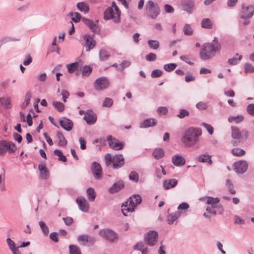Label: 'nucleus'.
<instances>
[{"label":"nucleus","mask_w":254,"mask_h":254,"mask_svg":"<svg viewBox=\"0 0 254 254\" xmlns=\"http://www.w3.org/2000/svg\"><path fill=\"white\" fill-rule=\"evenodd\" d=\"M54 153L55 155L59 157V161H61L63 162H65L67 161L66 157L63 154V152L61 150L56 149L54 151Z\"/></svg>","instance_id":"39"},{"label":"nucleus","mask_w":254,"mask_h":254,"mask_svg":"<svg viewBox=\"0 0 254 254\" xmlns=\"http://www.w3.org/2000/svg\"><path fill=\"white\" fill-rule=\"evenodd\" d=\"M181 5L184 10L191 14L194 8V0H181Z\"/></svg>","instance_id":"16"},{"label":"nucleus","mask_w":254,"mask_h":254,"mask_svg":"<svg viewBox=\"0 0 254 254\" xmlns=\"http://www.w3.org/2000/svg\"><path fill=\"white\" fill-rule=\"evenodd\" d=\"M79 64L78 62H74L66 64L68 72L70 73L74 72L78 67Z\"/></svg>","instance_id":"35"},{"label":"nucleus","mask_w":254,"mask_h":254,"mask_svg":"<svg viewBox=\"0 0 254 254\" xmlns=\"http://www.w3.org/2000/svg\"><path fill=\"white\" fill-rule=\"evenodd\" d=\"M158 233L155 231H150L145 236V243L149 246H153L157 241Z\"/></svg>","instance_id":"10"},{"label":"nucleus","mask_w":254,"mask_h":254,"mask_svg":"<svg viewBox=\"0 0 254 254\" xmlns=\"http://www.w3.org/2000/svg\"><path fill=\"white\" fill-rule=\"evenodd\" d=\"M76 201L80 210L84 212L88 211L89 208L88 203L84 197L78 196L76 199Z\"/></svg>","instance_id":"18"},{"label":"nucleus","mask_w":254,"mask_h":254,"mask_svg":"<svg viewBox=\"0 0 254 254\" xmlns=\"http://www.w3.org/2000/svg\"><path fill=\"white\" fill-rule=\"evenodd\" d=\"M57 137L59 139V145L61 146H65L67 144V141L64 135L60 131L57 132Z\"/></svg>","instance_id":"33"},{"label":"nucleus","mask_w":254,"mask_h":254,"mask_svg":"<svg viewBox=\"0 0 254 254\" xmlns=\"http://www.w3.org/2000/svg\"><path fill=\"white\" fill-rule=\"evenodd\" d=\"M77 8L80 12H83L84 14L88 13L89 11V7L87 3L83 2H79L76 4Z\"/></svg>","instance_id":"29"},{"label":"nucleus","mask_w":254,"mask_h":254,"mask_svg":"<svg viewBox=\"0 0 254 254\" xmlns=\"http://www.w3.org/2000/svg\"><path fill=\"white\" fill-rule=\"evenodd\" d=\"M120 11H115L113 7H108L104 12V16L105 19H113L115 22L120 21Z\"/></svg>","instance_id":"8"},{"label":"nucleus","mask_w":254,"mask_h":254,"mask_svg":"<svg viewBox=\"0 0 254 254\" xmlns=\"http://www.w3.org/2000/svg\"><path fill=\"white\" fill-rule=\"evenodd\" d=\"M129 206L133 207L135 208L138 204H140L141 202V197L138 194H133L130 196L129 199Z\"/></svg>","instance_id":"22"},{"label":"nucleus","mask_w":254,"mask_h":254,"mask_svg":"<svg viewBox=\"0 0 254 254\" xmlns=\"http://www.w3.org/2000/svg\"><path fill=\"white\" fill-rule=\"evenodd\" d=\"M248 164L245 160H240L234 164V169L238 174H243L248 169Z\"/></svg>","instance_id":"12"},{"label":"nucleus","mask_w":254,"mask_h":254,"mask_svg":"<svg viewBox=\"0 0 254 254\" xmlns=\"http://www.w3.org/2000/svg\"><path fill=\"white\" fill-rule=\"evenodd\" d=\"M72 20L75 22H78L81 18L80 14L77 12H70L69 14Z\"/></svg>","instance_id":"41"},{"label":"nucleus","mask_w":254,"mask_h":254,"mask_svg":"<svg viewBox=\"0 0 254 254\" xmlns=\"http://www.w3.org/2000/svg\"><path fill=\"white\" fill-rule=\"evenodd\" d=\"M196 108L199 110H204L207 109L208 105L206 103L199 102L196 104Z\"/></svg>","instance_id":"55"},{"label":"nucleus","mask_w":254,"mask_h":254,"mask_svg":"<svg viewBox=\"0 0 254 254\" xmlns=\"http://www.w3.org/2000/svg\"><path fill=\"white\" fill-rule=\"evenodd\" d=\"M110 82L107 77L102 76L98 78L94 82V87L96 91H100L108 88Z\"/></svg>","instance_id":"7"},{"label":"nucleus","mask_w":254,"mask_h":254,"mask_svg":"<svg viewBox=\"0 0 254 254\" xmlns=\"http://www.w3.org/2000/svg\"><path fill=\"white\" fill-rule=\"evenodd\" d=\"M245 72H254V66L250 64H246L244 66Z\"/></svg>","instance_id":"60"},{"label":"nucleus","mask_w":254,"mask_h":254,"mask_svg":"<svg viewBox=\"0 0 254 254\" xmlns=\"http://www.w3.org/2000/svg\"><path fill=\"white\" fill-rule=\"evenodd\" d=\"M53 106L55 109L59 112H62L64 109V104L59 101H54L52 102Z\"/></svg>","instance_id":"36"},{"label":"nucleus","mask_w":254,"mask_h":254,"mask_svg":"<svg viewBox=\"0 0 254 254\" xmlns=\"http://www.w3.org/2000/svg\"><path fill=\"white\" fill-rule=\"evenodd\" d=\"M190 113L186 109H181L180 110V113L178 115H177V117L180 119H182L185 118V117L189 116Z\"/></svg>","instance_id":"57"},{"label":"nucleus","mask_w":254,"mask_h":254,"mask_svg":"<svg viewBox=\"0 0 254 254\" xmlns=\"http://www.w3.org/2000/svg\"><path fill=\"white\" fill-rule=\"evenodd\" d=\"M220 199L218 197H213L211 196L207 197L206 203L208 204H216L219 203Z\"/></svg>","instance_id":"48"},{"label":"nucleus","mask_w":254,"mask_h":254,"mask_svg":"<svg viewBox=\"0 0 254 254\" xmlns=\"http://www.w3.org/2000/svg\"><path fill=\"white\" fill-rule=\"evenodd\" d=\"M242 56H240L239 59L233 57L230 59L228 61V63L231 65H236L238 64V62L241 60Z\"/></svg>","instance_id":"59"},{"label":"nucleus","mask_w":254,"mask_h":254,"mask_svg":"<svg viewBox=\"0 0 254 254\" xmlns=\"http://www.w3.org/2000/svg\"><path fill=\"white\" fill-rule=\"evenodd\" d=\"M189 208V205L186 202H183L179 205L178 209L179 210L180 212L184 211V213H186L188 211Z\"/></svg>","instance_id":"47"},{"label":"nucleus","mask_w":254,"mask_h":254,"mask_svg":"<svg viewBox=\"0 0 254 254\" xmlns=\"http://www.w3.org/2000/svg\"><path fill=\"white\" fill-rule=\"evenodd\" d=\"M131 64V62L129 61L124 60L123 61L121 64L120 67H119L118 68V70L122 71L125 68L128 67Z\"/></svg>","instance_id":"54"},{"label":"nucleus","mask_w":254,"mask_h":254,"mask_svg":"<svg viewBox=\"0 0 254 254\" xmlns=\"http://www.w3.org/2000/svg\"><path fill=\"white\" fill-rule=\"evenodd\" d=\"M125 159L121 154H117L114 155L112 167L114 169H118L122 167L125 164Z\"/></svg>","instance_id":"15"},{"label":"nucleus","mask_w":254,"mask_h":254,"mask_svg":"<svg viewBox=\"0 0 254 254\" xmlns=\"http://www.w3.org/2000/svg\"><path fill=\"white\" fill-rule=\"evenodd\" d=\"M201 130L198 128L190 127L182 135V141L186 146H193L198 141Z\"/></svg>","instance_id":"1"},{"label":"nucleus","mask_w":254,"mask_h":254,"mask_svg":"<svg viewBox=\"0 0 254 254\" xmlns=\"http://www.w3.org/2000/svg\"><path fill=\"white\" fill-rule=\"evenodd\" d=\"M201 26L203 28L211 29L212 28L211 20L209 18H203L201 20Z\"/></svg>","instance_id":"32"},{"label":"nucleus","mask_w":254,"mask_h":254,"mask_svg":"<svg viewBox=\"0 0 254 254\" xmlns=\"http://www.w3.org/2000/svg\"><path fill=\"white\" fill-rule=\"evenodd\" d=\"M145 59L146 61L149 62H153L157 59V56L153 53H150L149 54L146 55Z\"/></svg>","instance_id":"56"},{"label":"nucleus","mask_w":254,"mask_h":254,"mask_svg":"<svg viewBox=\"0 0 254 254\" xmlns=\"http://www.w3.org/2000/svg\"><path fill=\"white\" fill-rule=\"evenodd\" d=\"M181 216L180 212H176L173 213H171L168 215L166 220L167 223L168 224H172L175 221L178 219Z\"/></svg>","instance_id":"28"},{"label":"nucleus","mask_w":254,"mask_h":254,"mask_svg":"<svg viewBox=\"0 0 254 254\" xmlns=\"http://www.w3.org/2000/svg\"><path fill=\"white\" fill-rule=\"evenodd\" d=\"M39 226L43 232V233L47 235L49 234V228L47 225L45 224V223L42 221H40L39 222Z\"/></svg>","instance_id":"43"},{"label":"nucleus","mask_w":254,"mask_h":254,"mask_svg":"<svg viewBox=\"0 0 254 254\" xmlns=\"http://www.w3.org/2000/svg\"><path fill=\"white\" fill-rule=\"evenodd\" d=\"M197 160L202 163H208L209 164H212L211 156L208 154H203L200 155L197 158Z\"/></svg>","instance_id":"30"},{"label":"nucleus","mask_w":254,"mask_h":254,"mask_svg":"<svg viewBox=\"0 0 254 254\" xmlns=\"http://www.w3.org/2000/svg\"><path fill=\"white\" fill-rule=\"evenodd\" d=\"M162 73L163 72L161 70L157 69L152 71L151 75L152 78H157L161 76Z\"/></svg>","instance_id":"58"},{"label":"nucleus","mask_w":254,"mask_h":254,"mask_svg":"<svg viewBox=\"0 0 254 254\" xmlns=\"http://www.w3.org/2000/svg\"><path fill=\"white\" fill-rule=\"evenodd\" d=\"M254 14V5H250L246 7H243L240 13V17L244 19L251 18Z\"/></svg>","instance_id":"11"},{"label":"nucleus","mask_w":254,"mask_h":254,"mask_svg":"<svg viewBox=\"0 0 254 254\" xmlns=\"http://www.w3.org/2000/svg\"><path fill=\"white\" fill-rule=\"evenodd\" d=\"M77 240L80 245L87 247L93 246L95 242V238L87 234H82L78 236Z\"/></svg>","instance_id":"9"},{"label":"nucleus","mask_w":254,"mask_h":254,"mask_svg":"<svg viewBox=\"0 0 254 254\" xmlns=\"http://www.w3.org/2000/svg\"><path fill=\"white\" fill-rule=\"evenodd\" d=\"M83 119L87 124L90 125L94 124L97 120L96 115L92 110L87 111L85 113Z\"/></svg>","instance_id":"19"},{"label":"nucleus","mask_w":254,"mask_h":254,"mask_svg":"<svg viewBox=\"0 0 254 254\" xmlns=\"http://www.w3.org/2000/svg\"><path fill=\"white\" fill-rule=\"evenodd\" d=\"M177 66V64H176L170 63L164 64L163 68L166 71L170 72L174 70Z\"/></svg>","instance_id":"44"},{"label":"nucleus","mask_w":254,"mask_h":254,"mask_svg":"<svg viewBox=\"0 0 254 254\" xmlns=\"http://www.w3.org/2000/svg\"><path fill=\"white\" fill-rule=\"evenodd\" d=\"M87 197L89 201H94L96 197V193L94 189L92 188H89L86 190Z\"/></svg>","instance_id":"34"},{"label":"nucleus","mask_w":254,"mask_h":254,"mask_svg":"<svg viewBox=\"0 0 254 254\" xmlns=\"http://www.w3.org/2000/svg\"><path fill=\"white\" fill-rule=\"evenodd\" d=\"M157 112L160 115H166L168 113V109L165 107H159Z\"/></svg>","instance_id":"63"},{"label":"nucleus","mask_w":254,"mask_h":254,"mask_svg":"<svg viewBox=\"0 0 254 254\" xmlns=\"http://www.w3.org/2000/svg\"><path fill=\"white\" fill-rule=\"evenodd\" d=\"M113 104V100L112 99L108 97H106L103 102L102 107H111Z\"/></svg>","instance_id":"46"},{"label":"nucleus","mask_w":254,"mask_h":254,"mask_svg":"<svg viewBox=\"0 0 254 254\" xmlns=\"http://www.w3.org/2000/svg\"><path fill=\"white\" fill-rule=\"evenodd\" d=\"M38 169L40 172V176L42 179H47L49 176V171L44 164H40L38 165Z\"/></svg>","instance_id":"27"},{"label":"nucleus","mask_w":254,"mask_h":254,"mask_svg":"<svg viewBox=\"0 0 254 254\" xmlns=\"http://www.w3.org/2000/svg\"><path fill=\"white\" fill-rule=\"evenodd\" d=\"M221 48V46L218 44L215 47H214L212 44L205 43L202 45L200 51V57L203 60H210L215 56L216 52L220 51Z\"/></svg>","instance_id":"2"},{"label":"nucleus","mask_w":254,"mask_h":254,"mask_svg":"<svg viewBox=\"0 0 254 254\" xmlns=\"http://www.w3.org/2000/svg\"><path fill=\"white\" fill-rule=\"evenodd\" d=\"M178 181L175 179L165 180L163 183V187L165 190H169L177 186Z\"/></svg>","instance_id":"24"},{"label":"nucleus","mask_w":254,"mask_h":254,"mask_svg":"<svg viewBox=\"0 0 254 254\" xmlns=\"http://www.w3.org/2000/svg\"><path fill=\"white\" fill-rule=\"evenodd\" d=\"M146 14L151 19H155L160 13V9L152 0H148L145 5Z\"/></svg>","instance_id":"4"},{"label":"nucleus","mask_w":254,"mask_h":254,"mask_svg":"<svg viewBox=\"0 0 254 254\" xmlns=\"http://www.w3.org/2000/svg\"><path fill=\"white\" fill-rule=\"evenodd\" d=\"M202 126L206 129V130L208 131V133L210 134H213L214 129L213 127L211 125L205 123H203L202 124Z\"/></svg>","instance_id":"61"},{"label":"nucleus","mask_w":254,"mask_h":254,"mask_svg":"<svg viewBox=\"0 0 254 254\" xmlns=\"http://www.w3.org/2000/svg\"><path fill=\"white\" fill-rule=\"evenodd\" d=\"M183 31L184 34L186 35H191L193 33L192 29L189 24H186L185 25L183 28Z\"/></svg>","instance_id":"52"},{"label":"nucleus","mask_w":254,"mask_h":254,"mask_svg":"<svg viewBox=\"0 0 254 254\" xmlns=\"http://www.w3.org/2000/svg\"><path fill=\"white\" fill-rule=\"evenodd\" d=\"M69 254H81L80 249L75 245H71L69 246Z\"/></svg>","instance_id":"42"},{"label":"nucleus","mask_w":254,"mask_h":254,"mask_svg":"<svg viewBox=\"0 0 254 254\" xmlns=\"http://www.w3.org/2000/svg\"><path fill=\"white\" fill-rule=\"evenodd\" d=\"M129 179L134 182H137L139 179V175L135 171H132L129 175Z\"/></svg>","instance_id":"50"},{"label":"nucleus","mask_w":254,"mask_h":254,"mask_svg":"<svg viewBox=\"0 0 254 254\" xmlns=\"http://www.w3.org/2000/svg\"><path fill=\"white\" fill-rule=\"evenodd\" d=\"M232 153L236 156H242L245 154L246 151L240 148H233L231 151Z\"/></svg>","instance_id":"40"},{"label":"nucleus","mask_w":254,"mask_h":254,"mask_svg":"<svg viewBox=\"0 0 254 254\" xmlns=\"http://www.w3.org/2000/svg\"><path fill=\"white\" fill-rule=\"evenodd\" d=\"M107 140L110 147L115 150H120L122 149L124 144L123 143L120 142L118 140L112 139V136H107Z\"/></svg>","instance_id":"17"},{"label":"nucleus","mask_w":254,"mask_h":254,"mask_svg":"<svg viewBox=\"0 0 254 254\" xmlns=\"http://www.w3.org/2000/svg\"><path fill=\"white\" fill-rule=\"evenodd\" d=\"M226 184L228 188V190L229 192L232 194H234L236 193V190L233 189L234 186L231 182V181L229 180H227Z\"/></svg>","instance_id":"51"},{"label":"nucleus","mask_w":254,"mask_h":254,"mask_svg":"<svg viewBox=\"0 0 254 254\" xmlns=\"http://www.w3.org/2000/svg\"><path fill=\"white\" fill-rule=\"evenodd\" d=\"M60 124L64 129L67 131H70L72 128V122L66 118H63L60 121Z\"/></svg>","instance_id":"21"},{"label":"nucleus","mask_w":254,"mask_h":254,"mask_svg":"<svg viewBox=\"0 0 254 254\" xmlns=\"http://www.w3.org/2000/svg\"><path fill=\"white\" fill-rule=\"evenodd\" d=\"M110 55L108 53L104 50H101L99 52V58L101 61H105L107 60Z\"/></svg>","instance_id":"45"},{"label":"nucleus","mask_w":254,"mask_h":254,"mask_svg":"<svg viewBox=\"0 0 254 254\" xmlns=\"http://www.w3.org/2000/svg\"><path fill=\"white\" fill-rule=\"evenodd\" d=\"M16 150V146L13 142L5 140H0V155H4L7 151L9 153H14Z\"/></svg>","instance_id":"5"},{"label":"nucleus","mask_w":254,"mask_h":254,"mask_svg":"<svg viewBox=\"0 0 254 254\" xmlns=\"http://www.w3.org/2000/svg\"><path fill=\"white\" fill-rule=\"evenodd\" d=\"M113 158H114V155L112 156L111 154L107 153L105 155V161L106 165L107 166H109L111 164V163L113 164Z\"/></svg>","instance_id":"49"},{"label":"nucleus","mask_w":254,"mask_h":254,"mask_svg":"<svg viewBox=\"0 0 254 254\" xmlns=\"http://www.w3.org/2000/svg\"><path fill=\"white\" fill-rule=\"evenodd\" d=\"M244 117L242 115H238L237 116H230L228 118V121L230 123L235 122L236 124H238L243 121Z\"/></svg>","instance_id":"38"},{"label":"nucleus","mask_w":254,"mask_h":254,"mask_svg":"<svg viewBox=\"0 0 254 254\" xmlns=\"http://www.w3.org/2000/svg\"><path fill=\"white\" fill-rule=\"evenodd\" d=\"M99 235L110 242H114L119 238L118 234L112 229L105 228L99 232Z\"/></svg>","instance_id":"6"},{"label":"nucleus","mask_w":254,"mask_h":254,"mask_svg":"<svg viewBox=\"0 0 254 254\" xmlns=\"http://www.w3.org/2000/svg\"><path fill=\"white\" fill-rule=\"evenodd\" d=\"M91 170L92 174L94 178L96 180H99L102 178V167L101 165L96 162H94L92 163L91 166Z\"/></svg>","instance_id":"14"},{"label":"nucleus","mask_w":254,"mask_h":254,"mask_svg":"<svg viewBox=\"0 0 254 254\" xmlns=\"http://www.w3.org/2000/svg\"><path fill=\"white\" fill-rule=\"evenodd\" d=\"M247 110L250 115L254 116V104H249L247 106Z\"/></svg>","instance_id":"64"},{"label":"nucleus","mask_w":254,"mask_h":254,"mask_svg":"<svg viewBox=\"0 0 254 254\" xmlns=\"http://www.w3.org/2000/svg\"><path fill=\"white\" fill-rule=\"evenodd\" d=\"M149 47L153 50H157L159 47V43L158 41L154 40H149L147 41Z\"/></svg>","instance_id":"37"},{"label":"nucleus","mask_w":254,"mask_h":254,"mask_svg":"<svg viewBox=\"0 0 254 254\" xmlns=\"http://www.w3.org/2000/svg\"><path fill=\"white\" fill-rule=\"evenodd\" d=\"M81 20L92 31L95 32L98 31V27L94 21L85 17L82 18Z\"/></svg>","instance_id":"26"},{"label":"nucleus","mask_w":254,"mask_h":254,"mask_svg":"<svg viewBox=\"0 0 254 254\" xmlns=\"http://www.w3.org/2000/svg\"><path fill=\"white\" fill-rule=\"evenodd\" d=\"M172 161L176 166H183L186 162L185 158L181 155H175L172 157Z\"/></svg>","instance_id":"23"},{"label":"nucleus","mask_w":254,"mask_h":254,"mask_svg":"<svg viewBox=\"0 0 254 254\" xmlns=\"http://www.w3.org/2000/svg\"><path fill=\"white\" fill-rule=\"evenodd\" d=\"M157 122L155 119H147L140 123L139 127L140 128H147L151 127H154L157 125Z\"/></svg>","instance_id":"25"},{"label":"nucleus","mask_w":254,"mask_h":254,"mask_svg":"<svg viewBox=\"0 0 254 254\" xmlns=\"http://www.w3.org/2000/svg\"><path fill=\"white\" fill-rule=\"evenodd\" d=\"M93 34L92 36L89 34H85L83 36V39L85 41L84 46L86 47V51H89L93 49L96 45V41L93 39Z\"/></svg>","instance_id":"13"},{"label":"nucleus","mask_w":254,"mask_h":254,"mask_svg":"<svg viewBox=\"0 0 254 254\" xmlns=\"http://www.w3.org/2000/svg\"><path fill=\"white\" fill-rule=\"evenodd\" d=\"M124 187L125 184L123 181H117L109 188V191L110 193L114 194L120 191Z\"/></svg>","instance_id":"20"},{"label":"nucleus","mask_w":254,"mask_h":254,"mask_svg":"<svg viewBox=\"0 0 254 254\" xmlns=\"http://www.w3.org/2000/svg\"><path fill=\"white\" fill-rule=\"evenodd\" d=\"M231 136L236 140L232 141V144L234 146L238 145L241 141H246L249 136V132L246 129L240 131V129L236 126L231 127Z\"/></svg>","instance_id":"3"},{"label":"nucleus","mask_w":254,"mask_h":254,"mask_svg":"<svg viewBox=\"0 0 254 254\" xmlns=\"http://www.w3.org/2000/svg\"><path fill=\"white\" fill-rule=\"evenodd\" d=\"M134 208L133 207L129 206L127 208H123L122 209L123 215L125 216H127V212H132L134 211Z\"/></svg>","instance_id":"62"},{"label":"nucleus","mask_w":254,"mask_h":254,"mask_svg":"<svg viewBox=\"0 0 254 254\" xmlns=\"http://www.w3.org/2000/svg\"><path fill=\"white\" fill-rule=\"evenodd\" d=\"M153 156L155 159H159L164 156V151L161 148H156L153 152Z\"/></svg>","instance_id":"31"},{"label":"nucleus","mask_w":254,"mask_h":254,"mask_svg":"<svg viewBox=\"0 0 254 254\" xmlns=\"http://www.w3.org/2000/svg\"><path fill=\"white\" fill-rule=\"evenodd\" d=\"M92 71V68L87 65H85L82 69V74L83 76H87L89 75Z\"/></svg>","instance_id":"53"}]
</instances>
